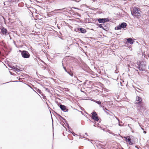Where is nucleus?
Instances as JSON below:
<instances>
[{"label":"nucleus","instance_id":"nucleus-8","mask_svg":"<svg viewBox=\"0 0 149 149\" xmlns=\"http://www.w3.org/2000/svg\"><path fill=\"white\" fill-rule=\"evenodd\" d=\"M124 138L125 139V141L127 142H128L129 145H132L134 144V141L130 138V136H126L124 137Z\"/></svg>","mask_w":149,"mask_h":149},{"label":"nucleus","instance_id":"nucleus-42","mask_svg":"<svg viewBox=\"0 0 149 149\" xmlns=\"http://www.w3.org/2000/svg\"><path fill=\"white\" fill-rule=\"evenodd\" d=\"M109 133L113 135L114 136H115L116 135V134H115L113 133H111L110 132H109Z\"/></svg>","mask_w":149,"mask_h":149},{"label":"nucleus","instance_id":"nucleus-12","mask_svg":"<svg viewBox=\"0 0 149 149\" xmlns=\"http://www.w3.org/2000/svg\"><path fill=\"white\" fill-rule=\"evenodd\" d=\"M1 31L2 33V34L3 35H6L7 32V30L3 26L1 27Z\"/></svg>","mask_w":149,"mask_h":149},{"label":"nucleus","instance_id":"nucleus-16","mask_svg":"<svg viewBox=\"0 0 149 149\" xmlns=\"http://www.w3.org/2000/svg\"><path fill=\"white\" fill-rule=\"evenodd\" d=\"M99 125L100 124H99V123H97L96 122H95V123H94V124L93 125V126L95 127H100V129H102L103 128L99 126Z\"/></svg>","mask_w":149,"mask_h":149},{"label":"nucleus","instance_id":"nucleus-38","mask_svg":"<svg viewBox=\"0 0 149 149\" xmlns=\"http://www.w3.org/2000/svg\"><path fill=\"white\" fill-rule=\"evenodd\" d=\"M9 19V22H10L11 23H13V22H12V20H11V19L9 18V19Z\"/></svg>","mask_w":149,"mask_h":149},{"label":"nucleus","instance_id":"nucleus-40","mask_svg":"<svg viewBox=\"0 0 149 149\" xmlns=\"http://www.w3.org/2000/svg\"><path fill=\"white\" fill-rule=\"evenodd\" d=\"M10 73L11 75H14V73H12V72H11L10 71Z\"/></svg>","mask_w":149,"mask_h":149},{"label":"nucleus","instance_id":"nucleus-53","mask_svg":"<svg viewBox=\"0 0 149 149\" xmlns=\"http://www.w3.org/2000/svg\"><path fill=\"white\" fill-rule=\"evenodd\" d=\"M85 134L86 135L88 136V134L87 133H85Z\"/></svg>","mask_w":149,"mask_h":149},{"label":"nucleus","instance_id":"nucleus-64","mask_svg":"<svg viewBox=\"0 0 149 149\" xmlns=\"http://www.w3.org/2000/svg\"><path fill=\"white\" fill-rule=\"evenodd\" d=\"M148 68L149 69V66H148Z\"/></svg>","mask_w":149,"mask_h":149},{"label":"nucleus","instance_id":"nucleus-13","mask_svg":"<svg viewBox=\"0 0 149 149\" xmlns=\"http://www.w3.org/2000/svg\"><path fill=\"white\" fill-rule=\"evenodd\" d=\"M119 24L121 29L125 28L127 26V24L124 22H122L121 24Z\"/></svg>","mask_w":149,"mask_h":149},{"label":"nucleus","instance_id":"nucleus-22","mask_svg":"<svg viewBox=\"0 0 149 149\" xmlns=\"http://www.w3.org/2000/svg\"><path fill=\"white\" fill-rule=\"evenodd\" d=\"M95 102L99 105L101 104L102 103L101 102L100 100L97 101L96 100H95Z\"/></svg>","mask_w":149,"mask_h":149},{"label":"nucleus","instance_id":"nucleus-58","mask_svg":"<svg viewBox=\"0 0 149 149\" xmlns=\"http://www.w3.org/2000/svg\"><path fill=\"white\" fill-rule=\"evenodd\" d=\"M1 50H0V55H1Z\"/></svg>","mask_w":149,"mask_h":149},{"label":"nucleus","instance_id":"nucleus-37","mask_svg":"<svg viewBox=\"0 0 149 149\" xmlns=\"http://www.w3.org/2000/svg\"><path fill=\"white\" fill-rule=\"evenodd\" d=\"M99 105H100L99 106L100 107L102 108L103 109V108L104 107V106L103 105H102L101 104H99Z\"/></svg>","mask_w":149,"mask_h":149},{"label":"nucleus","instance_id":"nucleus-1","mask_svg":"<svg viewBox=\"0 0 149 149\" xmlns=\"http://www.w3.org/2000/svg\"><path fill=\"white\" fill-rule=\"evenodd\" d=\"M136 101L138 102H135L136 105L137 109L139 111H141L145 109V106L142 101V99L140 97L137 96L136 97Z\"/></svg>","mask_w":149,"mask_h":149},{"label":"nucleus","instance_id":"nucleus-24","mask_svg":"<svg viewBox=\"0 0 149 149\" xmlns=\"http://www.w3.org/2000/svg\"><path fill=\"white\" fill-rule=\"evenodd\" d=\"M62 66H63V69H64V70H65V71L66 72H67L68 70L64 66L63 63H62Z\"/></svg>","mask_w":149,"mask_h":149},{"label":"nucleus","instance_id":"nucleus-43","mask_svg":"<svg viewBox=\"0 0 149 149\" xmlns=\"http://www.w3.org/2000/svg\"><path fill=\"white\" fill-rule=\"evenodd\" d=\"M107 114V115H110V114L107 111H105V112Z\"/></svg>","mask_w":149,"mask_h":149},{"label":"nucleus","instance_id":"nucleus-29","mask_svg":"<svg viewBox=\"0 0 149 149\" xmlns=\"http://www.w3.org/2000/svg\"><path fill=\"white\" fill-rule=\"evenodd\" d=\"M92 21L93 22H96L97 21V18H93L92 19Z\"/></svg>","mask_w":149,"mask_h":149},{"label":"nucleus","instance_id":"nucleus-41","mask_svg":"<svg viewBox=\"0 0 149 149\" xmlns=\"http://www.w3.org/2000/svg\"><path fill=\"white\" fill-rule=\"evenodd\" d=\"M135 147L137 148V149H139V146H136Z\"/></svg>","mask_w":149,"mask_h":149},{"label":"nucleus","instance_id":"nucleus-59","mask_svg":"<svg viewBox=\"0 0 149 149\" xmlns=\"http://www.w3.org/2000/svg\"><path fill=\"white\" fill-rule=\"evenodd\" d=\"M70 129H68V130H69V131L70 132H71V131H70Z\"/></svg>","mask_w":149,"mask_h":149},{"label":"nucleus","instance_id":"nucleus-54","mask_svg":"<svg viewBox=\"0 0 149 149\" xmlns=\"http://www.w3.org/2000/svg\"><path fill=\"white\" fill-rule=\"evenodd\" d=\"M58 37L60 38H61V39H62V38H61L60 36H59Z\"/></svg>","mask_w":149,"mask_h":149},{"label":"nucleus","instance_id":"nucleus-6","mask_svg":"<svg viewBox=\"0 0 149 149\" xmlns=\"http://www.w3.org/2000/svg\"><path fill=\"white\" fill-rule=\"evenodd\" d=\"M74 31L76 32L81 33L83 34H85L87 32L86 29L83 28L80 26L74 29Z\"/></svg>","mask_w":149,"mask_h":149},{"label":"nucleus","instance_id":"nucleus-2","mask_svg":"<svg viewBox=\"0 0 149 149\" xmlns=\"http://www.w3.org/2000/svg\"><path fill=\"white\" fill-rule=\"evenodd\" d=\"M132 15L137 18L141 17V11L139 8L137 7H134L131 10Z\"/></svg>","mask_w":149,"mask_h":149},{"label":"nucleus","instance_id":"nucleus-18","mask_svg":"<svg viewBox=\"0 0 149 149\" xmlns=\"http://www.w3.org/2000/svg\"><path fill=\"white\" fill-rule=\"evenodd\" d=\"M116 119L118 121V125L120 126H123V125H122L121 124H120V122L121 123H122V122L120 121V120L117 118V117H116Z\"/></svg>","mask_w":149,"mask_h":149},{"label":"nucleus","instance_id":"nucleus-19","mask_svg":"<svg viewBox=\"0 0 149 149\" xmlns=\"http://www.w3.org/2000/svg\"><path fill=\"white\" fill-rule=\"evenodd\" d=\"M35 90H36V91L38 93H39L40 94H41V93H42V92L41 91V90L39 89L36 88Z\"/></svg>","mask_w":149,"mask_h":149},{"label":"nucleus","instance_id":"nucleus-31","mask_svg":"<svg viewBox=\"0 0 149 149\" xmlns=\"http://www.w3.org/2000/svg\"><path fill=\"white\" fill-rule=\"evenodd\" d=\"M70 133H71L72 135L74 136H76V135H77V134H75V133H74L73 132V131H72V132H70Z\"/></svg>","mask_w":149,"mask_h":149},{"label":"nucleus","instance_id":"nucleus-10","mask_svg":"<svg viewBox=\"0 0 149 149\" xmlns=\"http://www.w3.org/2000/svg\"><path fill=\"white\" fill-rule=\"evenodd\" d=\"M57 115L59 117L61 118V119H62L64 121V122L66 124V125L67 126L68 129H70V127L69 126V125L68 123V122L67 121H66L65 119L64 118L62 117L61 116L60 114L57 113Z\"/></svg>","mask_w":149,"mask_h":149},{"label":"nucleus","instance_id":"nucleus-45","mask_svg":"<svg viewBox=\"0 0 149 149\" xmlns=\"http://www.w3.org/2000/svg\"><path fill=\"white\" fill-rule=\"evenodd\" d=\"M72 1H74L78 3L79 2V1H77V0H72Z\"/></svg>","mask_w":149,"mask_h":149},{"label":"nucleus","instance_id":"nucleus-15","mask_svg":"<svg viewBox=\"0 0 149 149\" xmlns=\"http://www.w3.org/2000/svg\"><path fill=\"white\" fill-rule=\"evenodd\" d=\"M103 27L104 29H105V28L107 29V30H104L106 31H109V28L108 27L107 23L106 22V23H105L103 24Z\"/></svg>","mask_w":149,"mask_h":149},{"label":"nucleus","instance_id":"nucleus-44","mask_svg":"<svg viewBox=\"0 0 149 149\" xmlns=\"http://www.w3.org/2000/svg\"><path fill=\"white\" fill-rule=\"evenodd\" d=\"M13 43H14V44L16 46H17V45H16V42H15V41H14H14H13Z\"/></svg>","mask_w":149,"mask_h":149},{"label":"nucleus","instance_id":"nucleus-11","mask_svg":"<svg viewBox=\"0 0 149 149\" xmlns=\"http://www.w3.org/2000/svg\"><path fill=\"white\" fill-rule=\"evenodd\" d=\"M133 38H127L126 39V42L129 43L130 44H133L134 41V39H132Z\"/></svg>","mask_w":149,"mask_h":149},{"label":"nucleus","instance_id":"nucleus-21","mask_svg":"<svg viewBox=\"0 0 149 149\" xmlns=\"http://www.w3.org/2000/svg\"><path fill=\"white\" fill-rule=\"evenodd\" d=\"M114 29L115 30H118L121 29V27H120V24H119V25H118V26H117L115 27Z\"/></svg>","mask_w":149,"mask_h":149},{"label":"nucleus","instance_id":"nucleus-55","mask_svg":"<svg viewBox=\"0 0 149 149\" xmlns=\"http://www.w3.org/2000/svg\"><path fill=\"white\" fill-rule=\"evenodd\" d=\"M136 91L138 92H139V91H137V90L136 89Z\"/></svg>","mask_w":149,"mask_h":149},{"label":"nucleus","instance_id":"nucleus-9","mask_svg":"<svg viewBox=\"0 0 149 149\" xmlns=\"http://www.w3.org/2000/svg\"><path fill=\"white\" fill-rule=\"evenodd\" d=\"M97 20L98 22L100 23L104 24L105 23L109 22V19L108 18H97Z\"/></svg>","mask_w":149,"mask_h":149},{"label":"nucleus","instance_id":"nucleus-46","mask_svg":"<svg viewBox=\"0 0 149 149\" xmlns=\"http://www.w3.org/2000/svg\"><path fill=\"white\" fill-rule=\"evenodd\" d=\"M27 85L29 87H30L31 88H32V89H33L29 85H28V84H27Z\"/></svg>","mask_w":149,"mask_h":149},{"label":"nucleus","instance_id":"nucleus-63","mask_svg":"<svg viewBox=\"0 0 149 149\" xmlns=\"http://www.w3.org/2000/svg\"><path fill=\"white\" fill-rule=\"evenodd\" d=\"M16 67H17V65H16Z\"/></svg>","mask_w":149,"mask_h":149},{"label":"nucleus","instance_id":"nucleus-3","mask_svg":"<svg viewBox=\"0 0 149 149\" xmlns=\"http://www.w3.org/2000/svg\"><path fill=\"white\" fill-rule=\"evenodd\" d=\"M135 65L136 68L140 71H145L146 68V62L144 61H139Z\"/></svg>","mask_w":149,"mask_h":149},{"label":"nucleus","instance_id":"nucleus-26","mask_svg":"<svg viewBox=\"0 0 149 149\" xmlns=\"http://www.w3.org/2000/svg\"><path fill=\"white\" fill-rule=\"evenodd\" d=\"M67 9L66 8H62V9H57V10H56V11H62L64 9Z\"/></svg>","mask_w":149,"mask_h":149},{"label":"nucleus","instance_id":"nucleus-57","mask_svg":"<svg viewBox=\"0 0 149 149\" xmlns=\"http://www.w3.org/2000/svg\"><path fill=\"white\" fill-rule=\"evenodd\" d=\"M57 95L58 96H59H59H60V95H59L58 94H57Z\"/></svg>","mask_w":149,"mask_h":149},{"label":"nucleus","instance_id":"nucleus-35","mask_svg":"<svg viewBox=\"0 0 149 149\" xmlns=\"http://www.w3.org/2000/svg\"><path fill=\"white\" fill-rule=\"evenodd\" d=\"M70 8L71 9H72V8H73V9H77V10H80L78 8H77L75 7H72V8Z\"/></svg>","mask_w":149,"mask_h":149},{"label":"nucleus","instance_id":"nucleus-30","mask_svg":"<svg viewBox=\"0 0 149 149\" xmlns=\"http://www.w3.org/2000/svg\"><path fill=\"white\" fill-rule=\"evenodd\" d=\"M15 70L16 71H17L18 72H20V71H22L21 70H20V69H18L17 67L15 68Z\"/></svg>","mask_w":149,"mask_h":149},{"label":"nucleus","instance_id":"nucleus-25","mask_svg":"<svg viewBox=\"0 0 149 149\" xmlns=\"http://www.w3.org/2000/svg\"><path fill=\"white\" fill-rule=\"evenodd\" d=\"M103 109L105 111H109V112L111 113H112L107 108H106V107H104L103 108Z\"/></svg>","mask_w":149,"mask_h":149},{"label":"nucleus","instance_id":"nucleus-4","mask_svg":"<svg viewBox=\"0 0 149 149\" xmlns=\"http://www.w3.org/2000/svg\"><path fill=\"white\" fill-rule=\"evenodd\" d=\"M91 118L94 121L100 123V121H99L100 118H99L98 115L95 111H93L91 113Z\"/></svg>","mask_w":149,"mask_h":149},{"label":"nucleus","instance_id":"nucleus-33","mask_svg":"<svg viewBox=\"0 0 149 149\" xmlns=\"http://www.w3.org/2000/svg\"><path fill=\"white\" fill-rule=\"evenodd\" d=\"M75 14L76 15H77L79 17H80L81 16V15L80 14H79V13H75Z\"/></svg>","mask_w":149,"mask_h":149},{"label":"nucleus","instance_id":"nucleus-56","mask_svg":"<svg viewBox=\"0 0 149 149\" xmlns=\"http://www.w3.org/2000/svg\"><path fill=\"white\" fill-rule=\"evenodd\" d=\"M82 82V81H80V80H79V83H80V82Z\"/></svg>","mask_w":149,"mask_h":149},{"label":"nucleus","instance_id":"nucleus-39","mask_svg":"<svg viewBox=\"0 0 149 149\" xmlns=\"http://www.w3.org/2000/svg\"><path fill=\"white\" fill-rule=\"evenodd\" d=\"M83 137L84 138H85L86 139V140H88V141H90V140L89 139H88V138H86L85 136H83Z\"/></svg>","mask_w":149,"mask_h":149},{"label":"nucleus","instance_id":"nucleus-62","mask_svg":"<svg viewBox=\"0 0 149 149\" xmlns=\"http://www.w3.org/2000/svg\"><path fill=\"white\" fill-rule=\"evenodd\" d=\"M77 80H78V81H79V80L78 79H77Z\"/></svg>","mask_w":149,"mask_h":149},{"label":"nucleus","instance_id":"nucleus-51","mask_svg":"<svg viewBox=\"0 0 149 149\" xmlns=\"http://www.w3.org/2000/svg\"><path fill=\"white\" fill-rule=\"evenodd\" d=\"M80 112H81V113H82L83 115V112H82V111H80Z\"/></svg>","mask_w":149,"mask_h":149},{"label":"nucleus","instance_id":"nucleus-48","mask_svg":"<svg viewBox=\"0 0 149 149\" xmlns=\"http://www.w3.org/2000/svg\"><path fill=\"white\" fill-rule=\"evenodd\" d=\"M91 140V143L92 144H93V143L92 142H94V141H93V140Z\"/></svg>","mask_w":149,"mask_h":149},{"label":"nucleus","instance_id":"nucleus-61","mask_svg":"<svg viewBox=\"0 0 149 149\" xmlns=\"http://www.w3.org/2000/svg\"><path fill=\"white\" fill-rule=\"evenodd\" d=\"M89 120H90V121L91 122V120L90 119H89Z\"/></svg>","mask_w":149,"mask_h":149},{"label":"nucleus","instance_id":"nucleus-32","mask_svg":"<svg viewBox=\"0 0 149 149\" xmlns=\"http://www.w3.org/2000/svg\"><path fill=\"white\" fill-rule=\"evenodd\" d=\"M18 81H9V82H6V83H3V84H5L9 83L10 82H18Z\"/></svg>","mask_w":149,"mask_h":149},{"label":"nucleus","instance_id":"nucleus-17","mask_svg":"<svg viewBox=\"0 0 149 149\" xmlns=\"http://www.w3.org/2000/svg\"><path fill=\"white\" fill-rule=\"evenodd\" d=\"M68 74H69L72 77L73 75V73L69 70H68L67 72H66Z\"/></svg>","mask_w":149,"mask_h":149},{"label":"nucleus","instance_id":"nucleus-7","mask_svg":"<svg viewBox=\"0 0 149 149\" xmlns=\"http://www.w3.org/2000/svg\"><path fill=\"white\" fill-rule=\"evenodd\" d=\"M56 103L57 105L60 107L61 110L64 112H67L68 111V109L67 107L64 105H62L61 103H59L58 101H56Z\"/></svg>","mask_w":149,"mask_h":149},{"label":"nucleus","instance_id":"nucleus-49","mask_svg":"<svg viewBox=\"0 0 149 149\" xmlns=\"http://www.w3.org/2000/svg\"><path fill=\"white\" fill-rule=\"evenodd\" d=\"M81 109L82 110V111H84V109L83 108H82V107H81Z\"/></svg>","mask_w":149,"mask_h":149},{"label":"nucleus","instance_id":"nucleus-52","mask_svg":"<svg viewBox=\"0 0 149 149\" xmlns=\"http://www.w3.org/2000/svg\"><path fill=\"white\" fill-rule=\"evenodd\" d=\"M146 131H143V133H144V134H146Z\"/></svg>","mask_w":149,"mask_h":149},{"label":"nucleus","instance_id":"nucleus-23","mask_svg":"<svg viewBox=\"0 0 149 149\" xmlns=\"http://www.w3.org/2000/svg\"><path fill=\"white\" fill-rule=\"evenodd\" d=\"M44 88L45 89V91L48 92L49 93L51 94H52V93H51L50 90H49V89L48 88H46L45 87H44Z\"/></svg>","mask_w":149,"mask_h":149},{"label":"nucleus","instance_id":"nucleus-20","mask_svg":"<svg viewBox=\"0 0 149 149\" xmlns=\"http://www.w3.org/2000/svg\"><path fill=\"white\" fill-rule=\"evenodd\" d=\"M9 67L12 69L13 70H15V68H16V67L14 66H12L11 65H8Z\"/></svg>","mask_w":149,"mask_h":149},{"label":"nucleus","instance_id":"nucleus-60","mask_svg":"<svg viewBox=\"0 0 149 149\" xmlns=\"http://www.w3.org/2000/svg\"><path fill=\"white\" fill-rule=\"evenodd\" d=\"M43 94H41V95L43 97Z\"/></svg>","mask_w":149,"mask_h":149},{"label":"nucleus","instance_id":"nucleus-14","mask_svg":"<svg viewBox=\"0 0 149 149\" xmlns=\"http://www.w3.org/2000/svg\"><path fill=\"white\" fill-rule=\"evenodd\" d=\"M95 24L98 27L102 29L103 30H107V29H106V28L104 29L103 27V24H99L98 23H97L96 24Z\"/></svg>","mask_w":149,"mask_h":149},{"label":"nucleus","instance_id":"nucleus-5","mask_svg":"<svg viewBox=\"0 0 149 149\" xmlns=\"http://www.w3.org/2000/svg\"><path fill=\"white\" fill-rule=\"evenodd\" d=\"M19 52L21 53L22 57L24 58H29L30 57V54L29 52L25 50H19Z\"/></svg>","mask_w":149,"mask_h":149},{"label":"nucleus","instance_id":"nucleus-50","mask_svg":"<svg viewBox=\"0 0 149 149\" xmlns=\"http://www.w3.org/2000/svg\"><path fill=\"white\" fill-rule=\"evenodd\" d=\"M137 89L138 90H140V91H143L142 90H141V89H140L139 88H137Z\"/></svg>","mask_w":149,"mask_h":149},{"label":"nucleus","instance_id":"nucleus-34","mask_svg":"<svg viewBox=\"0 0 149 149\" xmlns=\"http://www.w3.org/2000/svg\"><path fill=\"white\" fill-rule=\"evenodd\" d=\"M100 146H101L102 148L104 147L105 146L104 145H102V144H100Z\"/></svg>","mask_w":149,"mask_h":149},{"label":"nucleus","instance_id":"nucleus-47","mask_svg":"<svg viewBox=\"0 0 149 149\" xmlns=\"http://www.w3.org/2000/svg\"><path fill=\"white\" fill-rule=\"evenodd\" d=\"M96 122V121H94V120L93 121H91V122L92 123H93L94 124L95 123V122Z\"/></svg>","mask_w":149,"mask_h":149},{"label":"nucleus","instance_id":"nucleus-36","mask_svg":"<svg viewBox=\"0 0 149 149\" xmlns=\"http://www.w3.org/2000/svg\"><path fill=\"white\" fill-rule=\"evenodd\" d=\"M119 84H120V85L121 86H123V84H122V83L121 82H120V83H118V86H119Z\"/></svg>","mask_w":149,"mask_h":149},{"label":"nucleus","instance_id":"nucleus-28","mask_svg":"<svg viewBox=\"0 0 149 149\" xmlns=\"http://www.w3.org/2000/svg\"><path fill=\"white\" fill-rule=\"evenodd\" d=\"M69 49H70V48L69 47H68V46H66L65 47V51H67V50H69Z\"/></svg>","mask_w":149,"mask_h":149},{"label":"nucleus","instance_id":"nucleus-27","mask_svg":"<svg viewBox=\"0 0 149 149\" xmlns=\"http://www.w3.org/2000/svg\"><path fill=\"white\" fill-rule=\"evenodd\" d=\"M86 20H87V21H88V22L89 23H92V22H91V21L90 20V19L89 18H86Z\"/></svg>","mask_w":149,"mask_h":149}]
</instances>
